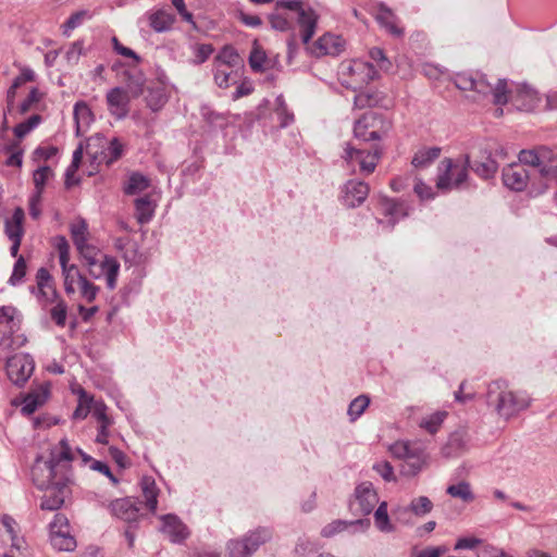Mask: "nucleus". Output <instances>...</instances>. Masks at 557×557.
Listing matches in <instances>:
<instances>
[{
  "label": "nucleus",
  "mask_w": 557,
  "mask_h": 557,
  "mask_svg": "<svg viewBox=\"0 0 557 557\" xmlns=\"http://www.w3.org/2000/svg\"><path fill=\"white\" fill-rule=\"evenodd\" d=\"M104 136L97 134L88 139L87 143V154L90 156L95 161L98 160L97 151H92V147H101V161H104L108 165L119 160L123 153V144L117 139H111L107 147H104Z\"/></svg>",
  "instance_id": "nucleus-13"
},
{
  "label": "nucleus",
  "mask_w": 557,
  "mask_h": 557,
  "mask_svg": "<svg viewBox=\"0 0 557 557\" xmlns=\"http://www.w3.org/2000/svg\"><path fill=\"white\" fill-rule=\"evenodd\" d=\"M27 264L23 256H20L13 267L12 274L9 278V284L12 286L20 285L26 275Z\"/></svg>",
  "instance_id": "nucleus-53"
},
{
  "label": "nucleus",
  "mask_w": 557,
  "mask_h": 557,
  "mask_svg": "<svg viewBox=\"0 0 557 557\" xmlns=\"http://www.w3.org/2000/svg\"><path fill=\"white\" fill-rule=\"evenodd\" d=\"M55 242L60 265L67 264L70 261V245L67 239L64 236H58Z\"/></svg>",
  "instance_id": "nucleus-61"
},
{
  "label": "nucleus",
  "mask_w": 557,
  "mask_h": 557,
  "mask_svg": "<svg viewBox=\"0 0 557 557\" xmlns=\"http://www.w3.org/2000/svg\"><path fill=\"white\" fill-rule=\"evenodd\" d=\"M61 269L64 278V290L67 295H73L76 292L75 284L81 282V277L84 274L81 273L75 264L67 263L61 265Z\"/></svg>",
  "instance_id": "nucleus-34"
},
{
  "label": "nucleus",
  "mask_w": 557,
  "mask_h": 557,
  "mask_svg": "<svg viewBox=\"0 0 557 557\" xmlns=\"http://www.w3.org/2000/svg\"><path fill=\"white\" fill-rule=\"evenodd\" d=\"M276 9H285L293 13V18H296L300 27L301 41L307 45L317 29L318 15L315 12L309 5H304L300 0H277Z\"/></svg>",
  "instance_id": "nucleus-8"
},
{
  "label": "nucleus",
  "mask_w": 557,
  "mask_h": 557,
  "mask_svg": "<svg viewBox=\"0 0 557 557\" xmlns=\"http://www.w3.org/2000/svg\"><path fill=\"white\" fill-rule=\"evenodd\" d=\"M74 460L72 448L66 438H62L50 449V457L45 460L37 456L32 467V481L37 488L48 494L41 500L44 510H57L70 495L73 483L71 462Z\"/></svg>",
  "instance_id": "nucleus-1"
},
{
  "label": "nucleus",
  "mask_w": 557,
  "mask_h": 557,
  "mask_svg": "<svg viewBox=\"0 0 557 557\" xmlns=\"http://www.w3.org/2000/svg\"><path fill=\"white\" fill-rule=\"evenodd\" d=\"M486 401L490 406H494L497 413L505 419L513 417L530 405V399L524 393L509 391L506 382L502 380L488 385Z\"/></svg>",
  "instance_id": "nucleus-3"
},
{
  "label": "nucleus",
  "mask_w": 557,
  "mask_h": 557,
  "mask_svg": "<svg viewBox=\"0 0 557 557\" xmlns=\"http://www.w3.org/2000/svg\"><path fill=\"white\" fill-rule=\"evenodd\" d=\"M273 529L270 527H257L247 531L243 536L231 539L226 543L227 557H251L261 546L271 542Z\"/></svg>",
  "instance_id": "nucleus-6"
},
{
  "label": "nucleus",
  "mask_w": 557,
  "mask_h": 557,
  "mask_svg": "<svg viewBox=\"0 0 557 557\" xmlns=\"http://www.w3.org/2000/svg\"><path fill=\"white\" fill-rule=\"evenodd\" d=\"M41 94L39 92L38 88H32L27 97L18 106V113L24 115L30 110H33L35 106L39 102Z\"/></svg>",
  "instance_id": "nucleus-54"
},
{
  "label": "nucleus",
  "mask_w": 557,
  "mask_h": 557,
  "mask_svg": "<svg viewBox=\"0 0 557 557\" xmlns=\"http://www.w3.org/2000/svg\"><path fill=\"white\" fill-rule=\"evenodd\" d=\"M382 153L383 149L380 144H373L370 149H362L351 143H345L342 159L352 169V172H355L354 165L357 163L360 172L369 175L374 172Z\"/></svg>",
  "instance_id": "nucleus-7"
},
{
  "label": "nucleus",
  "mask_w": 557,
  "mask_h": 557,
  "mask_svg": "<svg viewBox=\"0 0 557 557\" xmlns=\"http://www.w3.org/2000/svg\"><path fill=\"white\" fill-rule=\"evenodd\" d=\"M140 490L146 502L147 508L154 512L158 506L159 488L152 476L145 475L140 480Z\"/></svg>",
  "instance_id": "nucleus-26"
},
{
  "label": "nucleus",
  "mask_w": 557,
  "mask_h": 557,
  "mask_svg": "<svg viewBox=\"0 0 557 557\" xmlns=\"http://www.w3.org/2000/svg\"><path fill=\"white\" fill-rule=\"evenodd\" d=\"M20 319L16 317V308L13 306L0 307V346L12 349L24 345L26 337L13 334L20 330Z\"/></svg>",
  "instance_id": "nucleus-9"
},
{
  "label": "nucleus",
  "mask_w": 557,
  "mask_h": 557,
  "mask_svg": "<svg viewBox=\"0 0 557 557\" xmlns=\"http://www.w3.org/2000/svg\"><path fill=\"white\" fill-rule=\"evenodd\" d=\"M387 503L382 502L373 513L375 528L383 533H391L395 531L394 524L391 522Z\"/></svg>",
  "instance_id": "nucleus-36"
},
{
  "label": "nucleus",
  "mask_w": 557,
  "mask_h": 557,
  "mask_svg": "<svg viewBox=\"0 0 557 557\" xmlns=\"http://www.w3.org/2000/svg\"><path fill=\"white\" fill-rule=\"evenodd\" d=\"M164 87H151L146 97L147 106L154 112L159 111L168 102Z\"/></svg>",
  "instance_id": "nucleus-41"
},
{
  "label": "nucleus",
  "mask_w": 557,
  "mask_h": 557,
  "mask_svg": "<svg viewBox=\"0 0 557 557\" xmlns=\"http://www.w3.org/2000/svg\"><path fill=\"white\" fill-rule=\"evenodd\" d=\"M41 122H42L41 115L33 114L24 122H21L17 125H15V127L13 128V133L17 138L22 139L27 134H29L33 129H35Z\"/></svg>",
  "instance_id": "nucleus-49"
},
{
  "label": "nucleus",
  "mask_w": 557,
  "mask_h": 557,
  "mask_svg": "<svg viewBox=\"0 0 557 557\" xmlns=\"http://www.w3.org/2000/svg\"><path fill=\"white\" fill-rule=\"evenodd\" d=\"M78 288H79L82 298L84 300H86L87 302L95 301L100 292V287L98 285H95L92 282H90L86 275H83V277H81V282L78 283Z\"/></svg>",
  "instance_id": "nucleus-51"
},
{
  "label": "nucleus",
  "mask_w": 557,
  "mask_h": 557,
  "mask_svg": "<svg viewBox=\"0 0 557 557\" xmlns=\"http://www.w3.org/2000/svg\"><path fill=\"white\" fill-rule=\"evenodd\" d=\"M24 211L21 208L15 209L12 219L5 222L4 232L10 240H22L24 231L23 223Z\"/></svg>",
  "instance_id": "nucleus-30"
},
{
  "label": "nucleus",
  "mask_w": 557,
  "mask_h": 557,
  "mask_svg": "<svg viewBox=\"0 0 557 557\" xmlns=\"http://www.w3.org/2000/svg\"><path fill=\"white\" fill-rule=\"evenodd\" d=\"M381 206L384 215L388 218L386 223L389 228H393L400 219L408 215V208L405 202L396 201L389 198H383Z\"/></svg>",
  "instance_id": "nucleus-23"
},
{
  "label": "nucleus",
  "mask_w": 557,
  "mask_h": 557,
  "mask_svg": "<svg viewBox=\"0 0 557 557\" xmlns=\"http://www.w3.org/2000/svg\"><path fill=\"white\" fill-rule=\"evenodd\" d=\"M446 493L454 498H459L465 503H471L474 500V494L471 491V486L466 481H460L457 484H451L446 488Z\"/></svg>",
  "instance_id": "nucleus-42"
},
{
  "label": "nucleus",
  "mask_w": 557,
  "mask_h": 557,
  "mask_svg": "<svg viewBox=\"0 0 557 557\" xmlns=\"http://www.w3.org/2000/svg\"><path fill=\"white\" fill-rule=\"evenodd\" d=\"M532 174L521 163H510L503 169L504 185L515 191H522L531 181Z\"/></svg>",
  "instance_id": "nucleus-17"
},
{
  "label": "nucleus",
  "mask_w": 557,
  "mask_h": 557,
  "mask_svg": "<svg viewBox=\"0 0 557 557\" xmlns=\"http://www.w3.org/2000/svg\"><path fill=\"white\" fill-rule=\"evenodd\" d=\"M120 262L112 256L104 255L100 263L87 270L88 275L94 280L106 277L107 287L113 290L116 287L120 273Z\"/></svg>",
  "instance_id": "nucleus-15"
},
{
  "label": "nucleus",
  "mask_w": 557,
  "mask_h": 557,
  "mask_svg": "<svg viewBox=\"0 0 557 557\" xmlns=\"http://www.w3.org/2000/svg\"><path fill=\"white\" fill-rule=\"evenodd\" d=\"M347 530V520L337 519L334 520L326 525H324L321 530V536L323 537H332L337 533L344 532Z\"/></svg>",
  "instance_id": "nucleus-57"
},
{
  "label": "nucleus",
  "mask_w": 557,
  "mask_h": 557,
  "mask_svg": "<svg viewBox=\"0 0 557 557\" xmlns=\"http://www.w3.org/2000/svg\"><path fill=\"white\" fill-rule=\"evenodd\" d=\"M274 113L281 128H285L294 123V113L288 110L283 95L277 96L275 99Z\"/></svg>",
  "instance_id": "nucleus-40"
},
{
  "label": "nucleus",
  "mask_w": 557,
  "mask_h": 557,
  "mask_svg": "<svg viewBox=\"0 0 557 557\" xmlns=\"http://www.w3.org/2000/svg\"><path fill=\"white\" fill-rule=\"evenodd\" d=\"M476 557H505V553L493 545L483 544L480 547Z\"/></svg>",
  "instance_id": "nucleus-64"
},
{
  "label": "nucleus",
  "mask_w": 557,
  "mask_h": 557,
  "mask_svg": "<svg viewBox=\"0 0 557 557\" xmlns=\"http://www.w3.org/2000/svg\"><path fill=\"white\" fill-rule=\"evenodd\" d=\"M446 416L447 413L445 411H436L423 418L420 422V426L426 430L430 434H435L440 430Z\"/></svg>",
  "instance_id": "nucleus-50"
},
{
  "label": "nucleus",
  "mask_w": 557,
  "mask_h": 557,
  "mask_svg": "<svg viewBox=\"0 0 557 557\" xmlns=\"http://www.w3.org/2000/svg\"><path fill=\"white\" fill-rule=\"evenodd\" d=\"M371 525L369 518H359L352 521H347V530L351 534L366 533Z\"/></svg>",
  "instance_id": "nucleus-63"
},
{
  "label": "nucleus",
  "mask_w": 557,
  "mask_h": 557,
  "mask_svg": "<svg viewBox=\"0 0 557 557\" xmlns=\"http://www.w3.org/2000/svg\"><path fill=\"white\" fill-rule=\"evenodd\" d=\"M482 545H483V540H481L476 536H463V537H459L456 541V543L454 545V549L455 550H462V549L473 550Z\"/></svg>",
  "instance_id": "nucleus-58"
},
{
  "label": "nucleus",
  "mask_w": 557,
  "mask_h": 557,
  "mask_svg": "<svg viewBox=\"0 0 557 557\" xmlns=\"http://www.w3.org/2000/svg\"><path fill=\"white\" fill-rule=\"evenodd\" d=\"M454 83L460 90L474 91L478 95L474 100L492 96L496 106H504L509 100L506 79H498L497 84L493 86L486 76L481 73L463 72L456 74Z\"/></svg>",
  "instance_id": "nucleus-2"
},
{
  "label": "nucleus",
  "mask_w": 557,
  "mask_h": 557,
  "mask_svg": "<svg viewBox=\"0 0 557 557\" xmlns=\"http://www.w3.org/2000/svg\"><path fill=\"white\" fill-rule=\"evenodd\" d=\"M248 63L251 70L256 73L264 72L269 67L270 60L268 59L265 51L257 41L253 42Z\"/></svg>",
  "instance_id": "nucleus-35"
},
{
  "label": "nucleus",
  "mask_w": 557,
  "mask_h": 557,
  "mask_svg": "<svg viewBox=\"0 0 557 557\" xmlns=\"http://www.w3.org/2000/svg\"><path fill=\"white\" fill-rule=\"evenodd\" d=\"M377 22L385 27L392 35L399 37L403 35V29L395 24V15L389 8L384 3L379 4V12L376 14Z\"/></svg>",
  "instance_id": "nucleus-32"
},
{
  "label": "nucleus",
  "mask_w": 557,
  "mask_h": 557,
  "mask_svg": "<svg viewBox=\"0 0 557 557\" xmlns=\"http://www.w3.org/2000/svg\"><path fill=\"white\" fill-rule=\"evenodd\" d=\"M370 404V399L366 395L356 397L348 406L347 414L350 421H356L367 409Z\"/></svg>",
  "instance_id": "nucleus-52"
},
{
  "label": "nucleus",
  "mask_w": 557,
  "mask_h": 557,
  "mask_svg": "<svg viewBox=\"0 0 557 557\" xmlns=\"http://www.w3.org/2000/svg\"><path fill=\"white\" fill-rule=\"evenodd\" d=\"M51 301L55 305L50 309L51 320L60 327H64L67 317V304L60 297L55 288L51 289Z\"/></svg>",
  "instance_id": "nucleus-28"
},
{
  "label": "nucleus",
  "mask_w": 557,
  "mask_h": 557,
  "mask_svg": "<svg viewBox=\"0 0 557 557\" xmlns=\"http://www.w3.org/2000/svg\"><path fill=\"white\" fill-rule=\"evenodd\" d=\"M107 102L111 113L123 119L128 112L129 94L122 87H114L108 91Z\"/></svg>",
  "instance_id": "nucleus-19"
},
{
  "label": "nucleus",
  "mask_w": 557,
  "mask_h": 557,
  "mask_svg": "<svg viewBox=\"0 0 557 557\" xmlns=\"http://www.w3.org/2000/svg\"><path fill=\"white\" fill-rule=\"evenodd\" d=\"M50 543L60 552H73L76 548V540L70 533L69 519L62 515L57 513L49 524Z\"/></svg>",
  "instance_id": "nucleus-11"
},
{
  "label": "nucleus",
  "mask_w": 557,
  "mask_h": 557,
  "mask_svg": "<svg viewBox=\"0 0 557 557\" xmlns=\"http://www.w3.org/2000/svg\"><path fill=\"white\" fill-rule=\"evenodd\" d=\"M161 521V531L174 544L184 543L190 535L188 527L174 513L163 515Z\"/></svg>",
  "instance_id": "nucleus-18"
},
{
  "label": "nucleus",
  "mask_w": 557,
  "mask_h": 557,
  "mask_svg": "<svg viewBox=\"0 0 557 557\" xmlns=\"http://www.w3.org/2000/svg\"><path fill=\"white\" fill-rule=\"evenodd\" d=\"M392 128L393 123L386 115L375 111H368L355 121L354 136L356 139L364 143L373 141L379 144V141L387 137Z\"/></svg>",
  "instance_id": "nucleus-4"
},
{
  "label": "nucleus",
  "mask_w": 557,
  "mask_h": 557,
  "mask_svg": "<svg viewBox=\"0 0 557 557\" xmlns=\"http://www.w3.org/2000/svg\"><path fill=\"white\" fill-rule=\"evenodd\" d=\"M518 159L519 161L517 163H521L523 168H525V165H529L536 169L539 174L542 176V163L537 147L535 149L521 150L519 152Z\"/></svg>",
  "instance_id": "nucleus-47"
},
{
  "label": "nucleus",
  "mask_w": 557,
  "mask_h": 557,
  "mask_svg": "<svg viewBox=\"0 0 557 557\" xmlns=\"http://www.w3.org/2000/svg\"><path fill=\"white\" fill-rule=\"evenodd\" d=\"M306 46L308 52L312 57H337L345 49V40L338 35L326 33L323 36L319 37L312 45L309 46L308 42Z\"/></svg>",
  "instance_id": "nucleus-14"
},
{
  "label": "nucleus",
  "mask_w": 557,
  "mask_h": 557,
  "mask_svg": "<svg viewBox=\"0 0 557 557\" xmlns=\"http://www.w3.org/2000/svg\"><path fill=\"white\" fill-rule=\"evenodd\" d=\"M440 153L438 147L422 148L414 153L411 163L414 168H426L440 157Z\"/></svg>",
  "instance_id": "nucleus-37"
},
{
  "label": "nucleus",
  "mask_w": 557,
  "mask_h": 557,
  "mask_svg": "<svg viewBox=\"0 0 557 557\" xmlns=\"http://www.w3.org/2000/svg\"><path fill=\"white\" fill-rule=\"evenodd\" d=\"M70 232L75 247H79L82 244L88 242L89 231L85 219L78 218L75 222H73L70 225Z\"/></svg>",
  "instance_id": "nucleus-39"
},
{
  "label": "nucleus",
  "mask_w": 557,
  "mask_h": 557,
  "mask_svg": "<svg viewBox=\"0 0 557 557\" xmlns=\"http://www.w3.org/2000/svg\"><path fill=\"white\" fill-rule=\"evenodd\" d=\"M369 191L370 187L367 183L349 180L343 185L339 199L345 207L354 209L364 202Z\"/></svg>",
  "instance_id": "nucleus-16"
},
{
  "label": "nucleus",
  "mask_w": 557,
  "mask_h": 557,
  "mask_svg": "<svg viewBox=\"0 0 557 557\" xmlns=\"http://www.w3.org/2000/svg\"><path fill=\"white\" fill-rule=\"evenodd\" d=\"M433 509V503L426 496H419L413 498L408 507L404 508V511H409L417 517H423L430 513Z\"/></svg>",
  "instance_id": "nucleus-43"
},
{
  "label": "nucleus",
  "mask_w": 557,
  "mask_h": 557,
  "mask_svg": "<svg viewBox=\"0 0 557 557\" xmlns=\"http://www.w3.org/2000/svg\"><path fill=\"white\" fill-rule=\"evenodd\" d=\"M372 469L386 482L396 481L394 468L388 461H380L373 465Z\"/></svg>",
  "instance_id": "nucleus-59"
},
{
  "label": "nucleus",
  "mask_w": 557,
  "mask_h": 557,
  "mask_svg": "<svg viewBox=\"0 0 557 557\" xmlns=\"http://www.w3.org/2000/svg\"><path fill=\"white\" fill-rule=\"evenodd\" d=\"M126 88L125 90L133 97H139L145 87L146 78L140 71H125Z\"/></svg>",
  "instance_id": "nucleus-31"
},
{
  "label": "nucleus",
  "mask_w": 557,
  "mask_h": 557,
  "mask_svg": "<svg viewBox=\"0 0 557 557\" xmlns=\"http://www.w3.org/2000/svg\"><path fill=\"white\" fill-rule=\"evenodd\" d=\"M348 70L351 74L362 75L360 81L366 84L377 77V71L370 62L354 61V63L349 65Z\"/></svg>",
  "instance_id": "nucleus-38"
},
{
  "label": "nucleus",
  "mask_w": 557,
  "mask_h": 557,
  "mask_svg": "<svg viewBox=\"0 0 557 557\" xmlns=\"http://www.w3.org/2000/svg\"><path fill=\"white\" fill-rule=\"evenodd\" d=\"M293 16H286L280 13H273L269 16L271 27L275 30L287 32L293 29Z\"/></svg>",
  "instance_id": "nucleus-55"
},
{
  "label": "nucleus",
  "mask_w": 557,
  "mask_h": 557,
  "mask_svg": "<svg viewBox=\"0 0 557 557\" xmlns=\"http://www.w3.org/2000/svg\"><path fill=\"white\" fill-rule=\"evenodd\" d=\"M156 206L152 203L151 197L145 195L135 199V216L139 224H146L151 221L154 214Z\"/></svg>",
  "instance_id": "nucleus-29"
},
{
  "label": "nucleus",
  "mask_w": 557,
  "mask_h": 557,
  "mask_svg": "<svg viewBox=\"0 0 557 557\" xmlns=\"http://www.w3.org/2000/svg\"><path fill=\"white\" fill-rule=\"evenodd\" d=\"M478 176L484 180H488L494 177V175L497 172L498 164L497 162L491 157V153L483 157L482 160H471L470 159V166Z\"/></svg>",
  "instance_id": "nucleus-24"
},
{
  "label": "nucleus",
  "mask_w": 557,
  "mask_h": 557,
  "mask_svg": "<svg viewBox=\"0 0 557 557\" xmlns=\"http://www.w3.org/2000/svg\"><path fill=\"white\" fill-rule=\"evenodd\" d=\"M377 504L380 503L376 490L371 482L364 481L355 487L348 508L351 515L356 517H367Z\"/></svg>",
  "instance_id": "nucleus-10"
},
{
  "label": "nucleus",
  "mask_w": 557,
  "mask_h": 557,
  "mask_svg": "<svg viewBox=\"0 0 557 557\" xmlns=\"http://www.w3.org/2000/svg\"><path fill=\"white\" fill-rule=\"evenodd\" d=\"M468 449V436L465 431L453 432L446 444L442 447V454L446 458H455Z\"/></svg>",
  "instance_id": "nucleus-22"
},
{
  "label": "nucleus",
  "mask_w": 557,
  "mask_h": 557,
  "mask_svg": "<svg viewBox=\"0 0 557 557\" xmlns=\"http://www.w3.org/2000/svg\"><path fill=\"white\" fill-rule=\"evenodd\" d=\"M92 17L91 13L87 10H81L77 12H74L70 15V17L65 21V23L62 25L63 27V35L69 37L71 35V32L83 24L85 20H90Z\"/></svg>",
  "instance_id": "nucleus-46"
},
{
  "label": "nucleus",
  "mask_w": 557,
  "mask_h": 557,
  "mask_svg": "<svg viewBox=\"0 0 557 557\" xmlns=\"http://www.w3.org/2000/svg\"><path fill=\"white\" fill-rule=\"evenodd\" d=\"M74 120L76 124V135L81 136L94 120L92 112L84 101H78L74 106Z\"/></svg>",
  "instance_id": "nucleus-27"
},
{
  "label": "nucleus",
  "mask_w": 557,
  "mask_h": 557,
  "mask_svg": "<svg viewBox=\"0 0 557 557\" xmlns=\"http://www.w3.org/2000/svg\"><path fill=\"white\" fill-rule=\"evenodd\" d=\"M173 18L163 11H157L149 16V25L157 33H163L171 28Z\"/></svg>",
  "instance_id": "nucleus-45"
},
{
  "label": "nucleus",
  "mask_w": 557,
  "mask_h": 557,
  "mask_svg": "<svg viewBox=\"0 0 557 557\" xmlns=\"http://www.w3.org/2000/svg\"><path fill=\"white\" fill-rule=\"evenodd\" d=\"M215 61L218 65L232 69L240 63V57L234 47L225 46L216 55Z\"/></svg>",
  "instance_id": "nucleus-44"
},
{
  "label": "nucleus",
  "mask_w": 557,
  "mask_h": 557,
  "mask_svg": "<svg viewBox=\"0 0 557 557\" xmlns=\"http://www.w3.org/2000/svg\"><path fill=\"white\" fill-rule=\"evenodd\" d=\"M469 166L470 154H465L457 160L450 158L443 159L437 168L436 187L443 191L461 189L468 181Z\"/></svg>",
  "instance_id": "nucleus-5"
},
{
  "label": "nucleus",
  "mask_w": 557,
  "mask_h": 557,
  "mask_svg": "<svg viewBox=\"0 0 557 557\" xmlns=\"http://www.w3.org/2000/svg\"><path fill=\"white\" fill-rule=\"evenodd\" d=\"M233 71L231 67L216 65L214 71V82L220 88H227L232 84Z\"/></svg>",
  "instance_id": "nucleus-56"
},
{
  "label": "nucleus",
  "mask_w": 557,
  "mask_h": 557,
  "mask_svg": "<svg viewBox=\"0 0 557 557\" xmlns=\"http://www.w3.org/2000/svg\"><path fill=\"white\" fill-rule=\"evenodd\" d=\"M110 508L113 516L128 523L136 522L139 518V509L132 498L115 499L111 503Z\"/></svg>",
  "instance_id": "nucleus-20"
},
{
  "label": "nucleus",
  "mask_w": 557,
  "mask_h": 557,
  "mask_svg": "<svg viewBox=\"0 0 557 557\" xmlns=\"http://www.w3.org/2000/svg\"><path fill=\"white\" fill-rule=\"evenodd\" d=\"M51 174H52V170L48 165L40 166L34 172V174H33V181H34V185H35L34 197H36V199H40L41 194L45 188V185H46V182Z\"/></svg>",
  "instance_id": "nucleus-48"
},
{
  "label": "nucleus",
  "mask_w": 557,
  "mask_h": 557,
  "mask_svg": "<svg viewBox=\"0 0 557 557\" xmlns=\"http://www.w3.org/2000/svg\"><path fill=\"white\" fill-rule=\"evenodd\" d=\"M49 397V388L47 386H40V388L34 393H29L23 400L21 411L25 416L34 413L38 407L42 406Z\"/></svg>",
  "instance_id": "nucleus-25"
},
{
  "label": "nucleus",
  "mask_w": 557,
  "mask_h": 557,
  "mask_svg": "<svg viewBox=\"0 0 557 557\" xmlns=\"http://www.w3.org/2000/svg\"><path fill=\"white\" fill-rule=\"evenodd\" d=\"M34 360L27 354H15L7 359L8 377L15 385H23L34 371Z\"/></svg>",
  "instance_id": "nucleus-12"
},
{
  "label": "nucleus",
  "mask_w": 557,
  "mask_h": 557,
  "mask_svg": "<svg viewBox=\"0 0 557 557\" xmlns=\"http://www.w3.org/2000/svg\"><path fill=\"white\" fill-rule=\"evenodd\" d=\"M539 154L542 163V178L557 182V149L540 146Z\"/></svg>",
  "instance_id": "nucleus-21"
},
{
  "label": "nucleus",
  "mask_w": 557,
  "mask_h": 557,
  "mask_svg": "<svg viewBox=\"0 0 557 557\" xmlns=\"http://www.w3.org/2000/svg\"><path fill=\"white\" fill-rule=\"evenodd\" d=\"M315 549H317V546H315L314 542H312L307 536H300V537H298V540L296 542L294 553L297 556H306L310 553H313Z\"/></svg>",
  "instance_id": "nucleus-60"
},
{
  "label": "nucleus",
  "mask_w": 557,
  "mask_h": 557,
  "mask_svg": "<svg viewBox=\"0 0 557 557\" xmlns=\"http://www.w3.org/2000/svg\"><path fill=\"white\" fill-rule=\"evenodd\" d=\"M150 186V180L139 172H133L123 190L126 195H138Z\"/></svg>",
  "instance_id": "nucleus-33"
},
{
  "label": "nucleus",
  "mask_w": 557,
  "mask_h": 557,
  "mask_svg": "<svg viewBox=\"0 0 557 557\" xmlns=\"http://www.w3.org/2000/svg\"><path fill=\"white\" fill-rule=\"evenodd\" d=\"M426 459L428 457L406 460V465L403 470L404 474L410 476L417 475L425 466Z\"/></svg>",
  "instance_id": "nucleus-62"
}]
</instances>
